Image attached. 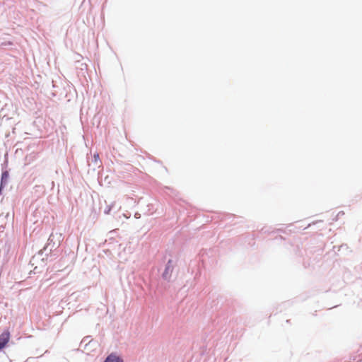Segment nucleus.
<instances>
[{
    "instance_id": "obj_1",
    "label": "nucleus",
    "mask_w": 362,
    "mask_h": 362,
    "mask_svg": "<svg viewBox=\"0 0 362 362\" xmlns=\"http://www.w3.org/2000/svg\"><path fill=\"white\" fill-rule=\"evenodd\" d=\"M11 334L8 330L4 331L0 334V351L4 349L10 340Z\"/></svg>"
},
{
    "instance_id": "obj_2",
    "label": "nucleus",
    "mask_w": 362,
    "mask_h": 362,
    "mask_svg": "<svg viewBox=\"0 0 362 362\" xmlns=\"http://www.w3.org/2000/svg\"><path fill=\"white\" fill-rule=\"evenodd\" d=\"M173 261L171 259H170L168 262L165 272H163V277L165 279L169 277L173 272Z\"/></svg>"
},
{
    "instance_id": "obj_4",
    "label": "nucleus",
    "mask_w": 362,
    "mask_h": 362,
    "mask_svg": "<svg viewBox=\"0 0 362 362\" xmlns=\"http://www.w3.org/2000/svg\"><path fill=\"white\" fill-rule=\"evenodd\" d=\"M7 177H8V173H7V172L3 173H2V175H1V182H3V180H4V179H6V178H7Z\"/></svg>"
},
{
    "instance_id": "obj_5",
    "label": "nucleus",
    "mask_w": 362,
    "mask_h": 362,
    "mask_svg": "<svg viewBox=\"0 0 362 362\" xmlns=\"http://www.w3.org/2000/svg\"><path fill=\"white\" fill-rule=\"evenodd\" d=\"M94 158H95V160L98 159V158H99V155H98V154H95V155H94Z\"/></svg>"
},
{
    "instance_id": "obj_3",
    "label": "nucleus",
    "mask_w": 362,
    "mask_h": 362,
    "mask_svg": "<svg viewBox=\"0 0 362 362\" xmlns=\"http://www.w3.org/2000/svg\"><path fill=\"white\" fill-rule=\"evenodd\" d=\"M104 362H123V361L117 355L111 354L106 358Z\"/></svg>"
}]
</instances>
